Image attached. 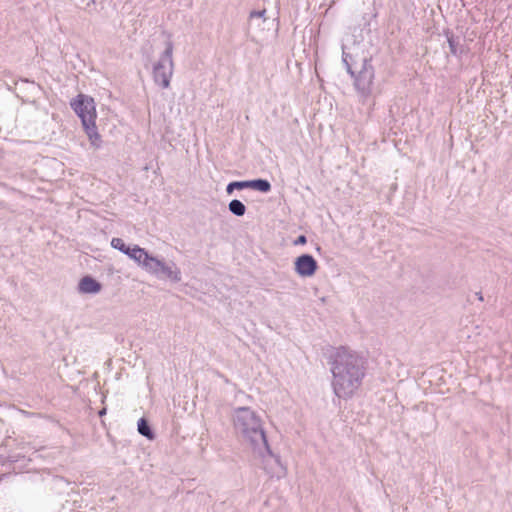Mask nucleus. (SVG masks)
<instances>
[{"label": "nucleus", "mask_w": 512, "mask_h": 512, "mask_svg": "<svg viewBox=\"0 0 512 512\" xmlns=\"http://www.w3.org/2000/svg\"><path fill=\"white\" fill-rule=\"evenodd\" d=\"M106 414V408H103L99 411V416H103Z\"/></svg>", "instance_id": "obj_18"}, {"label": "nucleus", "mask_w": 512, "mask_h": 512, "mask_svg": "<svg viewBox=\"0 0 512 512\" xmlns=\"http://www.w3.org/2000/svg\"><path fill=\"white\" fill-rule=\"evenodd\" d=\"M248 188V180L244 181H233L230 182L226 187V192L232 194L235 189L242 190Z\"/></svg>", "instance_id": "obj_14"}, {"label": "nucleus", "mask_w": 512, "mask_h": 512, "mask_svg": "<svg viewBox=\"0 0 512 512\" xmlns=\"http://www.w3.org/2000/svg\"><path fill=\"white\" fill-rule=\"evenodd\" d=\"M342 61L347 72L354 78L356 90L364 97L370 95L374 79V68L371 60L366 56L356 59V56L345 52L342 53Z\"/></svg>", "instance_id": "obj_3"}, {"label": "nucleus", "mask_w": 512, "mask_h": 512, "mask_svg": "<svg viewBox=\"0 0 512 512\" xmlns=\"http://www.w3.org/2000/svg\"><path fill=\"white\" fill-rule=\"evenodd\" d=\"M101 284L91 276H84L78 284L79 292L84 294H96L101 290Z\"/></svg>", "instance_id": "obj_8"}, {"label": "nucleus", "mask_w": 512, "mask_h": 512, "mask_svg": "<svg viewBox=\"0 0 512 512\" xmlns=\"http://www.w3.org/2000/svg\"><path fill=\"white\" fill-rule=\"evenodd\" d=\"M476 296L480 301H483V296L480 292L476 293Z\"/></svg>", "instance_id": "obj_19"}, {"label": "nucleus", "mask_w": 512, "mask_h": 512, "mask_svg": "<svg viewBox=\"0 0 512 512\" xmlns=\"http://www.w3.org/2000/svg\"><path fill=\"white\" fill-rule=\"evenodd\" d=\"M111 246L114 249L119 250L123 254L127 253L129 251L130 246L126 245L123 239L121 238H113L111 240Z\"/></svg>", "instance_id": "obj_15"}, {"label": "nucleus", "mask_w": 512, "mask_h": 512, "mask_svg": "<svg viewBox=\"0 0 512 512\" xmlns=\"http://www.w3.org/2000/svg\"><path fill=\"white\" fill-rule=\"evenodd\" d=\"M71 107L81 119L83 128L93 144L100 136L96 127V108L94 99L90 96L79 94L71 101Z\"/></svg>", "instance_id": "obj_4"}, {"label": "nucleus", "mask_w": 512, "mask_h": 512, "mask_svg": "<svg viewBox=\"0 0 512 512\" xmlns=\"http://www.w3.org/2000/svg\"><path fill=\"white\" fill-rule=\"evenodd\" d=\"M229 211L238 217L243 216L246 213V206L238 199H233L228 204Z\"/></svg>", "instance_id": "obj_12"}, {"label": "nucleus", "mask_w": 512, "mask_h": 512, "mask_svg": "<svg viewBox=\"0 0 512 512\" xmlns=\"http://www.w3.org/2000/svg\"><path fill=\"white\" fill-rule=\"evenodd\" d=\"M146 270L161 279H169L172 282L181 281V271L173 262L166 263L152 257L146 263Z\"/></svg>", "instance_id": "obj_6"}, {"label": "nucleus", "mask_w": 512, "mask_h": 512, "mask_svg": "<svg viewBox=\"0 0 512 512\" xmlns=\"http://www.w3.org/2000/svg\"><path fill=\"white\" fill-rule=\"evenodd\" d=\"M332 388L339 398H350L362 385L366 361L358 353L345 347L338 348L330 359Z\"/></svg>", "instance_id": "obj_2"}, {"label": "nucleus", "mask_w": 512, "mask_h": 512, "mask_svg": "<svg viewBox=\"0 0 512 512\" xmlns=\"http://www.w3.org/2000/svg\"><path fill=\"white\" fill-rule=\"evenodd\" d=\"M137 429H138V432L142 436L146 437L147 439H149V440L154 439L155 435H154L148 421L145 418L139 419Z\"/></svg>", "instance_id": "obj_11"}, {"label": "nucleus", "mask_w": 512, "mask_h": 512, "mask_svg": "<svg viewBox=\"0 0 512 512\" xmlns=\"http://www.w3.org/2000/svg\"><path fill=\"white\" fill-rule=\"evenodd\" d=\"M307 242V238L305 235H300L298 236V238L296 239L295 241V245H303V244H306Z\"/></svg>", "instance_id": "obj_17"}, {"label": "nucleus", "mask_w": 512, "mask_h": 512, "mask_svg": "<svg viewBox=\"0 0 512 512\" xmlns=\"http://www.w3.org/2000/svg\"><path fill=\"white\" fill-rule=\"evenodd\" d=\"M248 188L268 193L271 190V184L266 179H254V180H248Z\"/></svg>", "instance_id": "obj_10"}, {"label": "nucleus", "mask_w": 512, "mask_h": 512, "mask_svg": "<svg viewBox=\"0 0 512 512\" xmlns=\"http://www.w3.org/2000/svg\"><path fill=\"white\" fill-rule=\"evenodd\" d=\"M266 10H260V11H252L250 13V26H260V21L265 23L267 19L265 18Z\"/></svg>", "instance_id": "obj_13"}, {"label": "nucleus", "mask_w": 512, "mask_h": 512, "mask_svg": "<svg viewBox=\"0 0 512 512\" xmlns=\"http://www.w3.org/2000/svg\"><path fill=\"white\" fill-rule=\"evenodd\" d=\"M125 255L129 256L131 259L136 261L138 264H141L146 269V263L148 259H151L152 256L148 254V252L139 247L138 245H134L129 248V251L125 253Z\"/></svg>", "instance_id": "obj_9"}, {"label": "nucleus", "mask_w": 512, "mask_h": 512, "mask_svg": "<svg viewBox=\"0 0 512 512\" xmlns=\"http://www.w3.org/2000/svg\"><path fill=\"white\" fill-rule=\"evenodd\" d=\"M447 41H448V45H449V49H450V52L451 54L453 55H457L458 53V42L455 40L454 36L451 34H447Z\"/></svg>", "instance_id": "obj_16"}, {"label": "nucleus", "mask_w": 512, "mask_h": 512, "mask_svg": "<svg viewBox=\"0 0 512 512\" xmlns=\"http://www.w3.org/2000/svg\"><path fill=\"white\" fill-rule=\"evenodd\" d=\"M294 265L296 273L302 277H310L314 275L318 268L317 261L310 254H302L298 256Z\"/></svg>", "instance_id": "obj_7"}, {"label": "nucleus", "mask_w": 512, "mask_h": 512, "mask_svg": "<svg viewBox=\"0 0 512 512\" xmlns=\"http://www.w3.org/2000/svg\"><path fill=\"white\" fill-rule=\"evenodd\" d=\"M173 43L166 42L165 50L161 54L158 62L153 67V79L155 83L166 89L170 86V80L173 75Z\"/></svg>", "instance_id": "obj_5"}, {"label": "nucleus", "mask_w": 512, "mask_h": 512, "mask_svg": "<svg viewBox=\"0 0 512 512\" xmlns=\"http://www.w3.org/2000/svg\"><path fill=\"white\" fill-rule=\"evenodd\" d=\"M232 422L236 433L263 459L264 469L271 476L284 477L286 468L268 445L261 417L249 407H238L233 410Z\"/></svg>", "instance_id": "obj_1"}]
</instances>
